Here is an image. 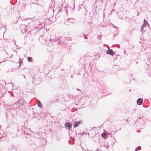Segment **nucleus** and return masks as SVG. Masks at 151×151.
Returning <instances> with one entry per match:
<instances>
[{
	"label": "nucleus",
	"mask_w": 151,
	"mask_h": 151,
	"mask_svg": "<svg viewBox=\"0 0 151 151\" xmlns=\"http://www.w3.org/2000/svg\"><path fill=\"white\" fill-rule=\"evenodd\" d=\"M27 59L29 62H31L32 60V59L31 57H28L27 58Z\"/></svg>",
	"instance_id": "7"
},
{
	"label": "nucleus",
	"mask_w": 151,
	"mask_h": 151,
	"mask_svg": "<svg viewBox=\"0 0 151 151\" xmlns=\"http://www.w3.org/2000/svg\"><path fill=\"white\" fill-rule=\"evenodd\" d=\"M137 102L138 105H141L142 103V100L141 99H139L137 100Z\"/></svg>",
	"instance_id": "5"
},
{
	"label": "nucleus",
	"mask_w": 151,
	"mask_h": 151,
	"mask_svg": "<svg viewBox=\"0 0 151 151\" xmlns=\"http://www.w3.org/2000/svg\"><path fill=\"white\" fill-rule=\"evenodd\" d=\"M65 126L66 128H68L69 129H70L72 127V124L70 122H67L65 124Z\"/></svg>",
	"instance_id": "1"
},
{
	"label": "nucleus",
	"mask_w": 151,
	"mask_h": 151,
	"mask_svg": "<svg viewBox=\"0 0 151 151\" xmlns=\"http://www.w3.org/2000/svg\"><path fill=\"white\" fill-rule=\"evenodd\" d=\"M109 134L107 133L106 131H104L102 134V137L106 139L107 138L108 135Z\"/></svg>",
	"instance_id": "2"
},
{
	"label": "nucleus",
	"mask_w": 151,
	"mask_h": 151,
	"mask_svg": "<svg viewBox=\"0 0 151 151\" xmlns=\"http://www.w3.org/2000/svg\"><path fill=\"white\" fill-rule=\"evenodd\" d=\"M106 53L107 54H109L111 55H113L114 54L113 51L111 49L109 50L108 51H107Z\"/></svg>",
	"instance_id": "4"
},
{
	"label": "nucleus",
	"mask_w": 151,
	"mask_h": 151,
	"mask_svg": "<svg viewBox=\"0 0 151 151\" xmlns=\"http://www.w3.org/2000/svg\"><path fill=\"white\" fill-rule=\"evenodd\" d=\"M81 123V121H79L78 122H77L75 123L74 124V127L76 128L78 127L79 124Z\"/></svg>",
	"instance_id": "3"
},
{
	"label": "nucleus",
	"mask_w": 151,
	"mask_h": 151,
	"mask_svg": "<svg viewBox=\"0 0 151 151\" xmlns=\"http://www.w3.org/2000/svg\"><path fill=\"white\" fill-rule=\"evenodd\" d=\"M38 106L40 107V108H42V104L40 102L39 100H38Z\"/></svg>",
	"instance_id": "6"
}]
</instances>
